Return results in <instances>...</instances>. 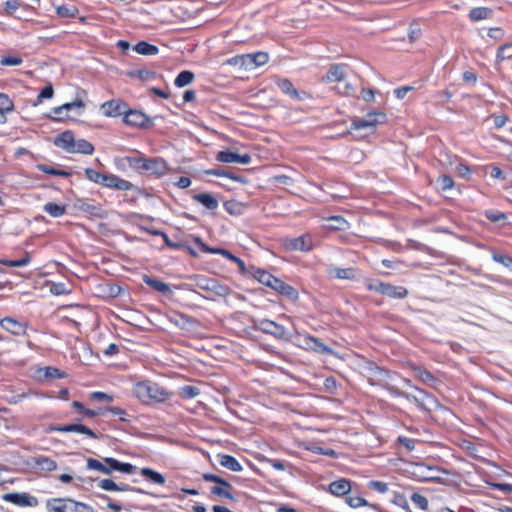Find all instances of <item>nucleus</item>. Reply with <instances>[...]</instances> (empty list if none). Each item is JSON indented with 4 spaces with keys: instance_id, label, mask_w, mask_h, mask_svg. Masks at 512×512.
I'll return each instance as SVG.
<instances>
[{
    "instance_id": "nucleus-1",
    "label": "nucleus",
    "mask_w": 512,
    "mask_h": 512,
    "mask_svg": "<svg viewBox=\"0 0 512 512\" xmlns=\"http://www.w3.org/2000/svg\"><path fill=\"white\" fill-rule=\"evenodd\" d=\"M133 393L145 404L163 402L170 397V393L165 388L151 381L138 382L133 387Z\"/></svg>"
},
{
    "instance_id": "nucleus-2",
    "label": "nucleus",
    "mask_w": 512,
    "mask_h": 512,
    "mask_svg": "<svg viewBox=\"0 0 512 512\" xmlns=\"http://www.w3.org/2000/svg\"><path fill=\"white\" fill-rule=\"evenodd\" d=\"M195 281V286L207 292L205 299L215 301L217 298H225L230 295L231 290L228 286L219 283L214 278H208L203 275H194L191 277Z\"/></svg>"
},
{
    "instance_id": "nucleus-3",
    "label": "nucleus",
    "mask_w": 512,
    "mask_h": 512,
    "mask_svg": "<svg viewBox=\"0 0 512 512\" xmlns=\"http://www.w3.org/2000/svg\"><path fill=\"white\" fill-rule=\"evenodd\" d=\"M202 477L207 482L216 483V485L213 486L210 490L213 495H216L220 498L234 500L231 492L233 487L229 482L212 473H204Z\"/></svg>"
},
{
    "instance_id": "nucleus-4",
    "label": "nucleus",
    "mask_w": 512,
    "mask_h": 512,
    "mask_svg": "<svg viewBox=\"0 0 512 512\" xmlns=\"http://www.w3.org/2000/svg\"><path fill=\"white\" fill-rule=\"evenodd\" d=\"M145 158L146 156L144 154L139 151H135L132 155L115 158L114 163L120 170H125L129 167L136 172L142 173Z\"/></svg>"
},
{
    "instance_id": "nucleus-5",
    "label": "nucleus",
    "mask_w": 512,
    "mask_h": 512,
    "mask_svg": "<svg viewBox=\"0 0 512 512\" xmlns=\"http://www.w3.org/2000/svg\"><path fill=\"white\" fill-rule=\"evenodd\" d=\"M386 115L380 111H372L365 115L363 118L353 120L351 124L352 129H374L378 124L384 123Z\"/></svg>"
},
{
    "instance_id": "nucleus-6",
    "label": "nucleus",
    "mask_w": 512,
    "mask_h": 512,
    "mask_svg": "<svg viewBox=\"0 0 512 512\" xmlns=\"http://www.w3.org/2000/svg\"><path fill=\"white\" fill-rule=\"evenodd\" d=\"M283 246L289 251L309 252L313 249V239L310 234H304L295 238H286Z\"/></svg>"
},
{
    "instance_id": "nucleus-7",
    "label": "nucleus",
    "mask_w": 512,
    "mask_h": 512,
    "mask_svg": "<svg viewBox=\"0 0 512 512\" xmlns=\"http://www.w3.org/2000/svg\"><path fill=\"white\" fill-rule=\"evenodd\" d=\"M368 288L395 299H402L408 295L406 288L401 286H393L388 283L377 282L375 284H369Z\"/></svg>"
},
{
    "instance_id": "nucleus-8",
    "label": "nucleus",
    "mask_w": 512,
    "mask_h": 512,
    "mask_svg": "<svg viewBox=\"0 0 512 512\" xmlns=\"http://www.w3.org/2000/svg\"><path fill=\"white\" fill-rule=\"evenodd\" d=\"M256 327L260 331L270 334L277 339L288 340L289 338L287 330L282 325L272 320L261 319L258 321Z\"/></svg>"
},
{
    "instance_id": "nucleus-9",
    "label": "nucleus",
    "mask_w": 512,
    "mask_h": 512,
    "mask_svg": "<svg viewBox=\"0 0 512 512\" xmlns=\"http://www.w3.org/2000/svg\"><path fill=\"white\" fill-rule=\"evenodd\" d=\"M168 172L167 163L162 158H145L142 173L161 177Z\"/></svg>"
},
{
    "instance_id": "nucleus-10",
    "label": "nucleus",
    "mask_w": 512,
    "mask_h": 512,
    "mask_svg": "<svg viewBox=\"0 0 512 512\" xmlns=\"http://www.w3.org/2000/svg\"><path fill=\"white\" fill-rule=\"evenodd\" d=\"M101 185L121 191L131 190L133 187L131 182L113 174H104Z\"/></svg>"
},
{
    "instance_id": "nucleus-11",
    "label": "nucleus",
    "mask_w": 512,
    "mask_h": 512,
    "mask_svg": "<svg viewBox=\"0 0 512 512\" xmlns=\"http://www.w3.org/2000/svg\"><path fill=\"white\" fill-rule=\"evenodd\" d=\"M216 159L222 163H240L247 165L251 163V156L249 154H238L231 151H220L216 155Z\"/></svg>"
},
{
    "instance_id": "nucleus-12",
    "label": "nucleus",
    "mask_w": 512,
    "mask_h": 512,
    "mask_svg": "<svg viewBox=\"0 0 512 512\" xmlns=\"http://www.w3.org/2000/svg\"><path fill=\"white\" fill-rule=\"evenodd\" d=\"M346 68L347 66L345 64L331 65L326 75L322 79L323 82L333 83L343 81L346 76Z\"/></svg>"
},
{
    "instance_id": "nucleus-13",
    "label": "nucleus",
    "mask_w": 512,
    "mask_h": 512,
    "mask_svg": "<svg viewBox=\"0 0 512 512\" xmlns=\"http://www.w3.org/2000/svg\"><path fill=\"white\" fill-rule=\"evenodd\" d=\"M329 277L340 280H354L357 276V271L353 267L339 268L336 266H329L327 268Z\"/></svg>"
},
{
    "instance_id": "nucleus-14",
    "label": "nucleus",
    "mask_w": 512,
    "mask_h": 512,
    "mask_svg": "<svg viewBox=\"0 0 512 512\" xmlns=\"http://www.w3.org/2000/svg\"><path fill=\"white\" fill-rule=\"evenodd\" d=\"M0 325L3 329L16 336H21L26 333L25 324L15 320L14 318L6 317L0 321Z\"/></svg>"
},
{
    "instance_id": "nucleus-15",
    "label": "nucleus",
    "mask_w": 512,
    "mask_h": 512,
    "mask_svg": "<svg viewBox=\"0 0 512 512\" xmlns=\"http://www.w3.org/2000/svg\"><path fill=\"white\" fill-rule=\"evenodd\" d=\"M105 462L109 474L112 473V471H118L124 474H131L135 470V466H133L130 463H122L114 458L106 457L103 459Z\"/></svg>"
},
{
    "instance_id": "nucleus-16",
    "label": "nucleus",
    "mask_w": 512,
    "mask_h": 512,
    "mask_svg": "<svg viewBox=\"0 0 512 512\" xmlns=\"http://www.w3.org/2000/svg\"><path fill=\"white\" fill-rule=\"evenodd\" d=\"M245 60L246 70H253L266 64L269 60V56L265 52H257L253 54H245Z\"/></svg>"
},
{
    "instance_id": "nucleus-17",
    "label": "nucleus",
    "mask_w": 512,
    "mask_h": 512,
    "mask_svg": "<svg viewBox=\"0 0 512 512\" xmlns=\"http://www.w3.org/2000/svg\"><path fill=\"white\" fill-rule=\"evenodd\" d=\"M273 290L280 293L282 296H285L287 299L291 301H296L298 299V292L292 286L286 284L282 280L278 279L274 281V285L272 287Z\"/></svg>"
},
{
    "instance_id": "nucleus-18",
    "label": "nucleus",
    "mask_w": 512,
    "mask_h": 512,
    "mask_svg": "<svg viewBox=\"0 0 512 512\" xmlns=\"http://www.w3.org/2000/svg\"><path fill=\"white\" fill-rule=\"evenodd\" d=\"M304 344L311 350L321 353V354H330L332 353V349L322 343L319 339L313 337V336H305Z\"/></svg>"
},
{
    "instance_id": "nucleus-19",
    "label": "nucleus",
    "mask_w": 512,
    "mask_h": 512,
    "mask_svg": "<svg viewBox=\"0 0 512 512\" xmlns=\"http://www.w3.org/2000/svg\"><path fill=\"white\" fill-rule=\"evenodd\" d=\"M102 113L108 117H116L124 113V107L119 101H107L101 105Z\"/></svg>"
},
{
    "instance_id": "nucleus-20",
    "label": "nucleus",
    "mask_w": 512,
    "mask_h": 512,
    "mask_svg": "<svg viewBox=\"0 0 512 512\" xmlns=\"http://www.w3.org/2000/svg\"><path fill=\"white\" fill-rule=\"evenodd\" d=\"M251 271H248L249 273H251L255 279H257L260 283L272 288L273 285H274V281L277 280L276 277H274L273 275H271L270 273H268L267 271L265 270H262L260 268H255V267H251L250 268Z\"/></svg>"
},
{
    "instance_id": "nucleus-21",
    "label": "nucleus",
    "mask_w": 512,
    "mask_h": 512,
    "mask_svg": "<svg viewBox=\"0 0 512 512\" xmlns=\"http://www.w3.org/2000/svg\"><path fill=\"white\" fill-rule=\"evenodd\" d=\"M170 321L172 323H174L176 326H178L179 328L184 329V330L193 329L197 324V321L195 319L190 318L189 316H187L185 314H181V313H178V314H175L174 316H172L170 318Z\"/></svg>"
},
{
    "instance_id": "nucleus-22",
    "label": "nucleus",
    "mask_w": 512,
    "mask_h": 512,
    "mask_svg": "<svg viewBox=\"0 0 512 512\" xmlns=\"http://www.w3.org/2000/svg\"><path fill=\"white\" fill-rule=\"evenodd\" d=\"M75 139L71 131H65L56 137L54 143L56 146L66 150L70 153L73 150Z\"/></svg>"
},
{
    "instance_id": "nucleus-23",
    "label": "nucleus",
    "mask_w": 512,
    "mask_h": 512,
    "mask_svg": "<svg viewBox=\"0 0 512 512\" xmlns=\"http://www.w3.org/2000/svg\"><path fill=\"white\" fill-rule=\"evenodd\" d=\"M413 371L416 377H418L424 384L428 386L435 387L438 383L437 378L430 371L422 367L414 366Z\"/></svg>"
},
{
    "instance_id": "nucleus-24",
    "label": "nucleus",
    "mask_w": 512,
    "mask_h": 512,
    "mask_svg": "<svg viewBox=\"0 0 512 512\" xmlns=\"http://www.w3.org/2000/svg\"><path fill=\"white\" fill-rule=\"evenodd\" d=\"M219 464L233 472H239L242 470V465L236 458L227 454H218Z\"/></svg>"
},
{
    "instance_id": "nucleus-25",
    "label": "nucleus",
    "mask_w": 512,
    "mask_h": 512,
    "mask_svg": "<svg viewBox=\"0 0 512 512\" xmlns=\"http://www.w3.org/2000/svg\"><path fill=\"white\" fill-rule=\"evenodd\" d=\"M70 498H53L46 502V508L49 512H68V503Z\"/></svg>"
},
{
    "instance_id": "nucleus-26",
    "label": "nucleus",
    "mask_w": 512,
    "mask_h": 512,
    "mask_svg": "<svg viewBox=\"0 0 512 512\" xmlns=\"http://www.w3.org/2000/svg\"><path fill=\"white\" fill-rule=\"evenodd\" d=\"M350 490V482L346 479L336 480L329 485V491L336 496L346 495Z\"/></svg>"
},
{
    "instance_id": "nucleus-27",
    "label": "nucleus",
    "mask_w": 512,
    "mask_h": 512,
    "mask_svg": "<svg viewBox=\"0 0 512 512\" xmlns=\"http://www.w3.org/2000/svg\"><path fill=\"white\" fill-rule=\"evenodd\" d=\"M6 501L14 503L19 506H31L32 500H35L33 497L25 494V493H10L4 496Z\"/></svg>"
},
{
    "instance_id": "nucleus-28",
    "label": "nucleus",
    "mask_w": 512,
    "mask_h": 512,
    "mask_svg": "<svg viewBox=\"0 0 512 512\" xmlns=\"http://www.w3.org/2000/svg\"><path fill=\"white\" fill-rule=\"evenodd\" d=\"M124 121L132 126H143L147 121V117L140 111H129L125 113Z\"/></svg>"
},
{
    "instance_id": "nucleus-29",
    "label": "nucleus",
    "mask_w": 512,
    "mask_h": 512,
    "mask_svg": "<svg viewBox=\"0 0 512 512\" xmlns=\"http://www.w3.org/2000/svg\"><path fill=\"white\" fill-rule=\"evenodd\" d=\"M193 198L209 210H215L219 205L218 200L209 193L196 194Z\"/></svg>"
},
{
    "instance_id": "nucleus-30",
    "label": "nucleus",
    "mask_w": 512,
    "mask_h": 512,
    "mask_svg": "<svg viewBox=\"0 0 512 512\" xmlns=\"http://www.w3.org/2000/svg\"><path fill=\"white\" fill-rule=\"evenodd\" d=\"M84 106L85 105H84L82 100H76L74 102L65 103V104H63L61 106L55 107L52 110V112L55 115L58 116L55 119L62 120V119H64L63 117H61V114H62L63 111H71V110H74V109L83 110Z\"/></svg>"
},
{
    "instance_id": "nucleus-31",
    "label": "nucleus",
    "mask_w": 512,
    "mask_h": 512,
    "mask_svg": "<svg viewBox=\"0 0 512 512\" xmlns=\"http://www.w3.org/2000/svg\"><path fill=\"white\" fill-rule=\"evenodd\" d=\"M277 86L283 93L290 96L291 98L300 99L299 92L296 90V88H294L292 82L289 79H278Z\"/></svg>"
},
{
    "instance_id": "nucleus-32",
    "label": "nucleus",
    "mask_w": 512,
    "mask_h": 512,
    "mask_svg": "<svg viewBox=\"0 0 512 512\" xmlns=\"http://www.w3.org/2000/svg\"><path fill=\"white\" fill-rule=\"evenodd\" d=\"M140 473L143 477H145L146 479H148L149 481H151L155 484L164 485L166 482L165 477L161 473H159L151 468H148V467L142 468L140 470Z\"/></svg>"
},
{
    "instance_id": "nucleus-33",
    "label": "nucleus",
    "mask_w": 512,
    "mask_h": 512,
    "mask_svg": "<svg viewBox=\"0 0 512 512\" xmlns=\"http://www.w3.org/2000/svg\"><path fill=\"white\" fill-rule=\"evenodd\" d=\"M94 151V146L85 139L75 140L73 150L70 153H81L91 155Z\"/></svg>"
},
{
    "instance_id": "nucleus-34",
    "label": "nucleus",
    "mask_w": 512,
    "mask_h": 512,
    "mask_svg": "<svg viewBox=\"0 0 512 512\" xmlns=\"http://www.w3.org/2000/svg\"><path fill=\"white\" fill-rule=\"evenodd\" d=\"M492 17V10L490 8H487V7H477V8H473L470 12H469V18L476 22V21H480V20H484V19H488V18H491Z\"/></svg>"
},
{
    "instance_id": "nucleus-35",
    "label": "nucleus",
    "mask_w": 512,
    "mask_h": 512,
    "mask_svg": "<svg viewBox=\"0 0 512 512\" xmlns=\"http://www.w3.org/2000/svg\"><path fill=\"white\" fill-rule=\"evenodd\" d=\"M215 252H216V254H220L223 257H225L226 259L236 263L238 265L239 270H240V272L242 274L248 273V270H247V268L245 266V263L240 258H238L237 256L233 255L230 251H228L226 249L218 248Z\"/></svg>"
},
{
    "instance_id": "nucleus-36",
    "label": "nucleus",
    "mask_w": 512,
    "mask_h": 512,
    "mask_svg": "<svg viewBox=\"0 0 512 512\" xmlns=\"http://www.w3.org/2000/svg\"><path fill=\"white\" fill-rule=\"evenodd\" d=\"M143 281L145 284H147L149 287L153 288L154 290L161 292V293H167L170 291V287L167 283H164L162 281H159L157 279H153L147 275L143 276Z\"/></svg>"
},
{
    "instance_id": "nucleus-37",
    "label": "nucleus",
    "mask_w": 512,
    "mask_h": 512,
    "mask_svg": "<svg viewBox=\"0 0 512 512\" xmlns=\"http://www.w3.org/2000/svg\"><path fill=\"white\" fill-rule=\"evenodd\" d=\"M133 50L141 55H156L159 52V49L157 46L149 44L145 41H141V42L137 43L133 47Z\"/></svg>"
},
{
    "instance_id": "nucleus-38",
    "label": "nucleus",
    "mask_w": 512,
    "mask_h": 512,
    "mask_svg": "<svg viewBox=\"0 0 512 512\" xmlns=\"http://www.w3.org/2000/svg\"><path fill=\"white\" fill-rule=\"evenodd\" d=\"M35 464L39 470L46 471V472L53 471L57 467V464L54 460H52L48 457H44V456H40V457L36 458Z\"/></svg>"
},
{
    "instance_id": "nucleus-39",
    "label": "nucleus",
    "mask_w": 512,
    "mask_h": 512,
    "mask_svg": "<svg viewBox=\"0 0 512 512\" xmlns=\"http://www.w3.org/2000/svg\"><path fill=\"white\" fill-rule=\"evenodd\" d=\"M43 209L46 213L54 218L61 217L66 212V207L64 205H59L53 202L46 203Z\"/></svg>"
},
{
    "instance_id": "nucleus-40",
    "label": "nucleus",
    "mask_w": 512,
    "mask_h": 512,
    "mask_svg": "<svg viewBox=\"0 0 512 512\" xmlns=\"http://www.w3.org/2000/svg\"><path fill=\"white\" fill-rule=\"evenodd\" d=\"M512 57V42H508L502 46H500L497 50L496 54V64H499L505 59H510Z\"/></svg>"
},
{
    "instance_id": "nucleus-41",
    "label": "nucleus",
    "mask_w": 512,
    "mask_h": 512,
    "mask_svg": "<svg viewBox=\"0 0 512 512\" xmlns=\"http://www.w3.org/2000/svg\"><path fill=\"white\" fill-rule=\"evenodd\" d=\"M194 80V74L191 71L184 70L178 74L176 77L174 84L175 86L181 88L189 85Z\"/></svg>"
},
{
    "instance_id": "nucleus-42",
    "label": "nucleus",
    "mask_w": 512,
    "mask_h": 512,
    "mask_svg": "<svg viewBox=\"0 0 512 512\" xmlns=\"http://www.w3.org/2000/svg\"><path fill=\"white\" fill-rule=\"evenodd\" d=\"M68 512H95L92 506L70 499L68 503Z\"/></svg>"
},
{
    "instance_id": "nucleus-43",
    "label": "nucleus",
    "mask_w": 512,
    "mask_h": 512,
    "mask_svg": "<svg viewBox=\"0 0 512 512\" xmlns=\"http://www.w3.org/2000/svg\"><path fill=\"white\" fill-rule=\"evenodd\" d=\"M87 468L90 470H97L103 474H109L108 468L105 462H101L94 458L87 459Z\"/></svg>"
},
{
    "instance_id": "nucleus-44",
    "label": "nucleus",
    "mask_w": 512,
    "mask_h": 512,
    "mask_svg": "<svg viewBox=\"0 0 512 512\" xmlns=\"http://www.w3.org/2000/svg\"><path fill=\"white\" fill-rule=\"evenodd\" d=\"M128 75L133 78H139L142 81H147V80L153 79L156 74L153 71H149V70H145V69H138V70L130 71L128 73Z\"/></svg>"
},
{
    "instance_id": "nucleus-45",
    "label": "nucleus",
    "mask_w": 512,
    "mask_h": 512,
    "mask_svg": "<svg viewBox=\"0 0 512 512\" xmlns=\"http://www.w3.org/2000/svg\"><path fill=\"white\" fill-rule=\"evenodd\" d=\"M13 101L4 93H0V114H5L13 111Z\"/></svg>"
},
{
    "instance_id": "nucleus-46",
    "label": "nucleus",
    "mask_w": 512,
    "mask_h": 512,
    "mask_svg": "<svg viewBox=\"0 0 512 512\" xmlns=\"http://www.w3.org/2000/svg\"><path fill=\"white\" fill-rule=\"evenodd\" d=\"M57 14L61 17L72 18L78 13V9L75 6L62 5L57 7Z\"/></svg>"
},
{
    "instance_id": "nucleus-47",
    "label": "nucleus",
    "mask_w": 512,
    "mask_h": 512,
    "mask_svg": "<svg viewBox=\"0 0 512 512\" xmlns=\"http://www.w3.org/2000/svg\"><path fill=\"white\" fill-rule=\"evenodd\" d=\"M200 394V391L195 386H184L180 389V395L185 399H192L197 397Z\"/></svg>"
},
{
    "instance_id": "nucleus-48",
    "label": "nucleus",
    "mask_w": 512,
    "mask_h": 512,
    "mask_svg": "<svg viewBox=\"0 0 512 512\" xmlns=\"http://www.w3.org/2000/svg\"><path fill=\"white\" fill-rule=\"evenodd\" d=\"M438 186L441 190L445 191L454 186L453 179L448 175H441L437 179Z\"/></svg>"
},
{
    "instance_id": "nucleus-49",
    "label": "nucleus",
    "mask_w": 512,
    "mask_h": 512,
    "mask_svg": "<svg viewBox=\"0 0 512 512\" xmlns=\"http://www.w3.org/2000/svg\"><path fill=\"white\" fill-rule=\"evenodd\" d=\"M412 502L422 510H426L428 508V500L425 496L419 493H413L411 496Z\"/></svg>"
},
{
    "instance_id": "nucleus-50",
    "label": "nucleus",
    "mask_w": 512,
    "mask_h": 512,
    "mask_svg": "<svg viewBox=\"0 0 512 512\" xmlns=\"http://www.w3.org/2000/svg\"><path fill=\"white\" fill-rule=\"evenodd\" d=\"M23 59L20 56H3L0 64L3 66H18L22 64Z\"/></svg>"
},
{
    "instance_id": "nucleus-51",
    "label": "nucleus",
    "mask_w": 512,
    "mask_h": 512,
    "mask_svg": "<svg viewBox=\"0 0 512 512\" xmlns=\"http://www.w3.org/2000/svg\"><path fill=\"white\" fill-rule=\"evenodd\" d=\"M103 175L104 174H102L92 168L85 169V176L87 177V179H89L90 181L95 182L97 184H101Z\"/></svg>"
},
{
    "instance_id": "nucleus-52",
    "label": "nucleus",
    "mask_w": 512,
    "mask_h": 512,
    "mask_svg": "<svg viewBox=\"0 0 512 512\" xmlns=\"http://www.w3.org/2000/svg\"><path fill=\"white\" fill-rule=\"evenodd\" d=\"M418 470L422 473L421 477L424 481H432L438 478L434 475V470L432 468L419 465Z\"/></svg>"
},
{
    "instance_id": "nucleus-53",
    "label": "nucleus",
    "mask_w": 512,
    "mask_h": 512,
    "mask_svg": "<svg viewBox=\"0 0 512 512\" xmlns=\"http://www.w3.org/2000/svg\"><path fill=\"white\" fill-rule=\"evenodd\" d=\"M41 371L44 372V377L45 378L56 379V378L63 377V373L59 369H57V368L45 367L43 369H40V372Z\"/></svg>"
},
{
    "instance_id": "nucleus-54",
    "label": "nucleus",
    "mask_w": 512,
    "mask_h": 512,
    "mask_svg": "<svg viewBox=\"0 0 512 512\" xmlns=\"http://www.w3.org/2000/svg\"><path fill=\"white\" fill-rule=\"evenodd\" d=\"M50 292L54 295H63L70 292V290L63 283H53L50 286Z\"/></svg>"
},
{
    "instance_id": "nucleus-55",
    "label": "nucleus",
    "mask_w": 512,
    "mask_h": 512,
    "mask_svg": "<svg viewBox=\"0 0 512 512\" xmlns=\"http://www.w3.org/2000/svg\"><path fill=\"white\" fill-rule=\"evenodd\" d=\"M330 221L334 222V224L332 225V228H334L336 230H344L348 226L347 221L344 218H342L341 216H332L330 218Z\"/></svg>"
},
{
    "instance_id": "nucleus-56",
    "label": "nucleus",
    "mask_w": 512,
    "mask_h": 512,
    "mask_svg": "<svg viewBox=\"0 0 512 512\" xmlns=\"http://www.w3.org/2000/svg\"><path fill=\"white\" fill-rule=\"evenodd\" d=\"M54 90L51 85L45 86L37 97V103H41L44 99H49L53 96Z\"/></svg>"
},
{
    "instance_id": "nucleus-57",
    "label": "nucleus",
    "mask_w": 512,
    "mask_h": 512,
    "mask_svg": "<svg viewBox=\"0 0 512 512\" xmlns=\"http://www.w3.org/2000/svg\"><path fill=\"white\" fill-rule=\"evenodd\" d=\"M229 65L236 66L239 68H242L246 70V60H245V54L244 55H238L235 56L227 61Z\"/></svg>"
},
{
    "instance_id": "nucleus-58",
    "label": "nucleus",
    "mask_w": 512,
    "mask_h": 512,
    "mask_svg": "<svg viewBox=\"0 0 512 512\" xmlns=\"http://www.w3.org/2000/svg\"><path fill=\"white\" fill-rule=\"evenodd\" d=\"M397 394L401 397H404L409 402L415 403L419 408L425 409L423 401L420 398H418L417 396L406 393V392H398Z\"/></svg>"
},
{
    "instance_id": "nucleus-59",
    "label": "nucleus",
    "mask_w": 512,
    "mask_h": 512,
    "mask_svg": "<svg viewBox=\"0 0 512 512\" xmlns=\"http://www.w3.org/2000/svg\"><path fill=\"white\" fill-rule=\"evenodd\" d=\"M117 485L113 480L111 479H102L99 481L98 486L106 491H117Z\"/></svg>"
},
{
    "instance_id": "nucleus-60",
    "label": "nucleus",
    "mask_w": 512,
    "mask_h": 512,
    "mask_svg": "<svg viewBox=\"0 0 512 512\" xmlns=\"http://www.w3.org/2000/svg\"><path fill=\"white\" fill-rule=\"evenodd\" d=\"M408 35L411 42L417 40L421 35V29L417 23H412L409 27Z\"/></svg>"
},
{
    "instance_id": "nucleus-61",
    "label": "nucleus",
    "mask_w": 512,
    "mask_h": 512,
    "mask_svg": "<svg viewBox=\"0 0 512 512\" xmlns=\"http://www.w3.org/2000/svg\"><path fill=\"white\" fill-rule=\"evenodd\" d=\"M346 502L349 504V506H351L353 508L366 506L368 504L365 499L358 497V496L348 497Z\"/></svg>"
},
{
    "instance_id": "nucleus-62",
    "label": "nucleus",
    "mask_w": 512,
    "mask_h": 512,
    "mask_svg": "<svg viewBox=\"0 0 512 512\" xmlns=\"http://www.w3.org/2000/svg\"><path fill=\"white\" fill-rule=\"evenodd\" d=\"M369 487L379 493H385L388 491V485L382 481H370Z\"/></svg>"
},
{
    "instance_id": "nucleus-63",
    "label": "nucleus",
    "mask_w": 512,
    "mask_h": 512,
    "mask_svg": "<svg viewBox=\"0 0 512 512\" xmlns=\"http://www.w3.org/2000/svg\"><path fill=\"white\" fill-rule=\"evenodd\" d=\"M194 242H195V244L198 246V248H199L201 251H203V252H205V253L216 254V252H215V251H216L218 248H210L209 246H207V245H206V244L201 240V238H199V237H195V238H194Z\"/></svg>"
},
{
    "instance_id": "nucleus-64",
    "label": "nucleus",
    "mask_w": 512,
    "mask_h": 512,
    "mask_svg": "<svg viewBox=\"0 0 512 512\" xmlns=\"http://www.w3.org/2000/svg\"><path fill=\"white\" fill-rule=\"evenodd\" d=\"M20 4L16 1H6L4 3L5 12L7 15L12 16L14 12L19 8Z\"/></svg>"
}]
</instances>
